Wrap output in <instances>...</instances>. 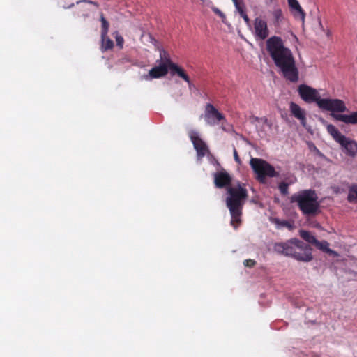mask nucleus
Segmentation results:
<instances>
[{"instance_id":"1","label":"nucleus","mask_w":357,"mask_h":357,"mask_svg":"<svg viewBox=\"0 0 357 357\" xmlns=\"http://www.w3.org/2000/svg\"><path fill=\"white\" fill-rule=\"evenodd\" d=\"M266 50L283 77L291 82L298 80V70L291 50L280 36H273L266 42Z\"/></svg>"},{"instance_id":"2","label":"nucleus","mask_w":357,"mask_h":357,"mask_svg":"<svg viewBox=\"0 0 357 357\" xmlns=\"http://www.w3.org/2000/svg\"><path fill=\"white\" fill-rule=\"evenodd\" d=\"M301 98L307 103L316 102L322 110L344 112L347 110L344 102L337 98H321L319 91L308 85L301 84L298 88Z\"/></svg>"},{"instance_id":"3","label":"nucleus","mask_w":357,"mask_h":357,"mask_svg":"<svg viewBox=\"0 0 357 357\" xmlns=\"http://www.w3.org/2000/svg\"><path fill=\"white\" fill-rule=\"evenodd\" d=\"M227 193L226 205L231 216V225L236 229L241 223L242 208L248 198V190L244 183H237L227 188Z\"/></svg>"},{"instance_id":"4","label":"nucleus","mask_w":357,"mask_h":357,"mask_svg":"<svg viewBox=\"0 0 357 357\" xmlns=\"http://www.w3.org/2000/svg\"><path fill=\"white\" fill-rule=\"evenodd\" d=\"M273 248L276 252L291 257L300 261L309 262L313 259L312 248L297 238L275 243Z\"/></svg>"},{"instance_id":"5","label":"nucleus","mask_w":357,"mask_h":357,"mask_svg":"<svg viewBox=\"0 0 357 357\" xmlns=\"http://www.w3.org/2000/svg\"><path fill=\"white\" fill-rule=\"evenodd\" d=\"M291 202L297 203L305 215H315L319 211V202L314 190H302L291 197Z\"/></svg>"},{"instance_id":"6","label":"nucleus","mask_w":357,"mask_h":357,"mask_svg":"<svg viewBox=\"0 0 357 357\" xmlns=\"http://www.w3.org/2000/svg\"><path fill=\"white\" fill-rule=\"evenodd\" d=\"M322 122L326 126L327 132L341 146L346 154L354 157L357 153V142L342 134L333 125L327 123L324 120Z\"/></svg>"},{"instance_id":"7","label":"nucleus","mask_w":357,"mask_h":357,"mask_svg":"<svg viewBox=\"0 0 357 357\" xmlns=\"http://www.w3.org/2000/svg\"><path fill=\"white\" fill-rule=\"evenodd\" d=\"M250 165L257 174V179L264 183L266 177H274L278 176L274 167L266 161L256 158H252Z\"/></svg>"},{"instance_id":"8","label":"nucleus","mask_w":357,"mask_h":357,"mask_svg":"<svg viewBox=\"0 0 357 357\" xmlns=\"http://www.w3.org/2000/svg\"><path fill=\"white\" fill-rule=\"evenodd\" d=\"M252 32L256 40H264L268 38L270 33L266 21L260 17H256Z\"/></svg>"},{"instance_id":"9","label":"nucleus","mask_w":357,"mask_h":357,"mask_svg":"<svg viewBox=\"0 0 357 357\" xmlns=\"http://www.w3.org/2000/svg\"><path fill=\"white\" fill-rule=\"evenodd\" d=\"M189 136L197 151V158L199 159L204 157L209 153L206 144L199 137V133L197 131L191 130L189 133Z\"/></svg>"},{"instance_id":"10","label":"nucleus","mask_w":357,"mask_h":357,"mask_svg":"<svg viewBox=\"0 0 357 357\" xmlns=\"http://www.w3.org/2000/svg\"><path fill=\"white\" fill-rule=\"evenodd\" d=\"M204 119L208 125L214 126L225 120V116L212 104L208 103L205 107Z\"/></svg>"},{"instance_id":"11","label":"nucleus","mask_w":357,"mask_h":357,"mask_svg":"<svg viewBox=\"0 0 357 357\" xmlns=\"http://www.w3.org/2000/svg\"><path fill=\"white\" fill-rule=\"evenodd\" d=\"M168 59H165V62L160 63L158 66L152 68L148 75L144 76V79L146 80H150L151 79L160 78L165 76L168 73Z\"/></svg>"},{"instance_id":"12","label":"nucleus","mask_w":357,"mask_h":357,"mask_svg":"<svg viewBox=\"0 0 357 357\" xmlns=\"http://www.w3.org/2000/svg\"><path fill=\"white\" fill-rule=\"evenodd\" d=\"M214 184L218 188H222L229 185L231 181V177L224 169H220L213 174Z\"/></svg>"},{"instance_id":"13","label":"nucleus","mask_w":357,"mask_h":357,"mask_svg":"<svg viewBox=\"0 0 357 357\" xmlns=\"http://www.w3.org/2000/svg\"><path fill=\"white\" fill-rule=\"evenodd\" d=\"M289 110L291 114L300 121L301 124L305 127L307 125L306 112L298 105L291 102L289 105Z\"/></svg>"},{"instance_id":"14","label":"nucleus","mask_w":357,"mask_h":357,"mask_svg":"<svg viewBox=\"0 0 357 357\" xmlns=\"http://www.w3.org/2000/svg\"><path fill=\"white\" fill-rule=\"evenodd\" d=\"M339 112H331V116L339 121L347 124H357V112H351L349 114H338Z\"/></svg>"},{"instance_id":"15","label":"nucleus","mask_w":357,"mask_h":357,"mask_svg":"<svg viewBox=\"0 0 357 357\" xmlns=\"http://www.w3.org/2000/svg\"><path fill=\"white\" fill-rule=\"evenodd\" d=\"M168 66L170 70L172 75H177L178 77L185 81L188 84H191V82L188 75L186 74L185 70L178 66L177 64L172 63L169 59H168Z\"/></svg>"},{"instance_id":"16","label":"nucleus","mask_w":357,"mask_h":357,"mask_svg":"<svg viewBox=\"0 0 357 357\" xmlns=\"http://www.w3.org/2000/svg\"><path fill=\"white\" fill-rule=\"evenodd\" d=\"M291 12L294 17L304 22L305 14L297 0H287Z\"/></svg>"},{"instance_id":"17","label":"nucleus","mask_w":357,"mask_h":357,"mask_svg":"<svg viewBox=\"0 0 357 357\" xmlns=\"http://www.w3.org/2000/svg\"><path fill=\"white\" fill-rule=\"evenodd\" d=\"M271 15L274 26L279 27L284 19L282 10L280 8H275Z\"/></svg>"},{"instance_id":"18","label":"nucleus","mask_w":357,"mask_h":357,"mask_svg":"<svg viewBox=\"0 0 357 357\" xmlns=\"http://www.w3.org/2000/svg\"><path fill=\"white\" fill-rule=\"evenodd\" d=\"M314 245L316 246L317 248H318L320 250H322L323 252L333 255L334 256L338 255L335 251L329 248V243L326 241H319L318 240H317Z\"/></svg>"},{"instance_id":"19","label":"nucleus","mask_w":357,"mask_h":357,"mask_svg":"<svg viewBox=\"0 0 357 357\" xmlns=\"http://www.w3.org/2000/svg\"><path fill=\"white\" fill-rule=\"evenodd\" d=\"M114 47L113 41L107 36V35H101V47L102 51H107Z\"/></svg>"},{"instance_id":"20","label":"nucleus","mask_w":357,"mask_h":357,"mask_svg":"<svg viewBox=\"0 0 357 357\" xmlns=\"http://www.w3.org/2000/svg\"><path fill=\"white\" fill-rule=\"evenodd\" d=\"M299 234L303 239L312 245H314L317 241V238L312 234H311L310 232L307 231L300 230Z\"/></svg>"},{"instance_id":"21","label":"nucleus","mask_w":357,"mask_h":357,"mask_svg":"<svg viewBox=\"0 0 357 357\" xmlns=\"http://www.w3.org/2000/svg\"><path fill=\"white\" fill-rule=\"evenodd\" d=\"M100 22H101V35H107L108 31H109V22L107 21V20L105 18L103 14H101L100 15Z\"/></svg>"},{"instance_id":"22","label":"nucleus","mask_w":357,"mask_h":357,"mask_svg":"<svg viewBox=\"0 0 357 357\" xmlns=\"http://www.w3.org/2000/svg\"><path fill=\"white\" fill-rule=\"evenodd\" d=\"M348 200L349 202H357V185H353L350 188L348 195Z\"/></svg>"},{"instance_id":"23","label":"nucleus","mask_w":357,"mask_h":357,"mask_svg":"<svg viewBox=\"0 0 357 357\" xmlns=\"http://www.w3.org/2000/svg\"><path fill=\"white\" fill-rule=\"evenodd\" d=\"M232 1L235 6L236 9L239 13L240 15L245 13V5L243 0H232Z\"/></svg>"},{"instance_id":"24","label":"nucleus","mask_w":357,"mask_h":357,"mask_svg":"<svg viewBox=\"0 0 357 357\" xmlns=\"http://www.w3.org/2000/svg\"><path fill=\"white\" fill-rule=\"evenodd\" d=\"M113 36L115 38L117 46L121 49L123 48L124 40L123 38L119 34L118 31H114Z\"/></svg>"},{"instance_id":"25","label":"nucleus","mask_w":357,"mask_h":357,"mask_svg":"<svg viewBox=\"0 0 357 357\" xmlns=\"http://www.w3.org/2000/svg\"><path fill=\"white\" fill-rule=\"evenodd\" d=\"M279 189L282 194L287 195L288 193V184L285 183H280Z\"/></svg>"},{"instance_id":"26","label":"nucleus","mask_w":357,"mask_h":357,"mask_svg":"<svg viewBox=\"0 0 357 357\" xmlns=\"http://www.w3.org/2000/svg\"><path fill=\"white\" fill-rule=\"evenodd\" d=\"M256 262L255 261L252 260V259H245L243 262V264L245 266H247V267H252L255 265Z\"/></svg>"},{"instance_id":"27","label":"nucleus","mask_w":357,"mask_h":357,"mask_svg":"<svg viewBox=\"0 0 357 357\" xmlns=\"http://www.w3.org/2000/svg\"><path fill=\"white\" fill-rule=\"evenodd\" d=\"M212 10L215 14L218 15L222 19H223V20L225 19V15L220 9H218V8H215V7H213Z\"/></svg>"},{"instance_id":"28","label":"nucleus","mask_w":357,"mask_h":357,"mask_svg":"<svg viewBox=\"0 0 357 357\" xmlns=\"http://www.w3.org/2000/svg\"><path fill=\"white\" fill-rule=\"evenodd\" d=\"M234 160H235L237 162L240 163V162H241V161H240V158H239V157H238V155L237 151H236V149L235 148L234 149Z\"/></svg>"},{"instance_id":"29","label":"nucleus","mask_w":357,"mask_h":357,"mask_svg":"<svg viewBox=\"0 0 357 357\" xmlns=\"http://www.w3.org/2000/svg\"><path fill=\"white\" fill-rule=\"evenodd\" d=\"M241 16L243 18V20L246 24H249L250 19H249L248 15L246 14V13H243V15H241Z\"/></svg>"},{"instance_id":"30","label":"nucleus","mask_w":357,"mask_h":357,"mask_svg":"<svg viewBox=\"0 0 357 357\" xmlns=\"http://www.w3.org/2000/svg\"><path fill=\"white\" fill-rule=\"evenodd\" d=\"M80 3H91V4H93L94 3L93 1H77V3L79 4Z\"/></svg>"},{"instance_id":"31","label":"nucleus","mask_w":357,"mask_h":357,"mask_svg":"<svg viewBox=\"0 0 357 357\" xmlns=\"http://www.w3.org/2000/svg\"><path fill=\"white\" fill-rule=\"evenodd\" d=\"M188 86H189V88H191L192 86V84L191 83V84H188Z\"/></svg>"},{"instance_id":"32","label":"nucleus","mask_w":357,"mask_h":357,"mask_svg":"<svg viewBox=\"0 0 357 357\" xmlns=\"http://www.w3.org/2000/svg\"><path fill=\"white\" fill-rule=\"evenodd\" d=\"M319 25L322 27V24H321V21H319Z\"/></svg>"}]
</instances>
